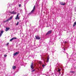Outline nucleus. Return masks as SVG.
<instances>
[{
  "mask_svg": "<svg viewBox=\"0 0 76 76\" xmlns=\"http://www.w3.org/2000/svg\"><path fill=\"white\" fill-rule=\"evenodd\" d=\"M17 39V38H16V37H13L12 39H11L10 40V41L11 42H12V41H13V39Z\"/></svg>",
  "mask_w": 76,
  "mask_h": 76,
  "instance_id": "obj_9",
  "label": "nucleus"
},
{
  "mask_svg": "<svg viewBox=\"0 0 76 76\" xmlns=\"http://www.w3.org/2000/svg\"><path fill=\"white\" fill-rule=\"evenodd\" d=\"M19 14L18 13L17 14V15L16 16V18H15V19H20V18H19Z\"/></svg>",
  "mask_w": 76,
  "mask_h": 76,
  "instance_id": "obj_7",
  "label": "nucleus"
},
{
  "mask_svg": "<svg viewBox=\"0 0 76 76\" xmlns=\"http://www.w3.org/2000/svg\"><path fill=\"white\" fill-rule=\"evenodd\" d=\"M9 29H10V28H6V30H5V31H7L9 30Z\"/></svg>",
  "mask_w": 76,
  "mask_h": 76,
  "instance_id": "obj_13",
  "label": "nucleus"
},
{
  "mask_svg": "<svg viewBox=\"0 0 76 76\" xmlns=\"http://www.w3.org/2000/svg\"><path fill=\"white\" fill-rule=\"evenodd\" d=\"M9 43H7V44H6V45H9Z\"/></svg>",
  "mask_w": 76,
  "mask_h": 76,
  "instance_id": "obj_23",
  "label": "nucleus"
},
{
  "mask_svg": "<svg viewBox=\"0 0 76 76\" xmlns=\"http://www.w3.org/2000/svg\"><path fill=\"white\" fill-rule=\"evenodd\" d=\"M66 43H67V42L65 41V42H64V43H65V44H66Z\"/></svg>",
  "mask_w": 76,
  "mask_h": 76,
  "instance_id": "obj_26",
  "label": "nucleus"
},
{
  "mask_svg": "<svg viewBox=\"0 0 76 76\" xmlns=\"http://www.w3.org/2000/svg\"><path fill=\"white\" fill-rule=\"evenodd\" d=\"M13 18V16H11L10 18H9V19L10 20H11Z\"/></svg>",
  "mask_w": 76,
  "mask_h": 76,
  "instance_id": "obj_16",
  "label": "nucleus"
},
{
  "mask_svg": "<svg viewBox=\"0 0 76 76\" xmlns=\"http://www.w3.org/2000/svg\"><path fill=\"white\" fill-rule=\"evenodd\" d=\"M0 27H1V26L0 25Z\"/></svg>",
  "mask_w": 76,
  "mask_h": 76,
  "instance_id": "obj_29",
  "label": "nucleus"
},
{
  "mask_svg": "<svg viewBox=\"0 0 76 76\" xmlns=\"http://www.w3.org/2000/svg\"><path fill=\"white\" fill-rule=\"evenodd\" d=\"M18 24H19V22H18L16 24V25L17 26H18Z\"/></svg>",
  "mask_w": 76,
  "mask_h": 76,
  "instance_id": "obj_20",
  "label": "nucleus"
},
{
  "mask_svg": "<svg viewBox=\"0 0 76 76\" xmlns=\"http://www.w3.org/2000/svg\"><path fill=\"white\" fill-rule=\"evenodd\" d=\"M49 56H48V57L47 58V62H48L49 61V57H48Z\"/></svg>",
  "mask_w": 76,
  "mask_h": 76,
  "instance_id": "obj_15",
  "label": "nucleus"
},
{
  "mask_svg": "<svg viewBox=\"0 0 76 76\" xmlns=\"http://www.w3.org/2000/svg\"><path fill=\"white\" fill-rule=\"evenodd\" d=\"M10 19L9 18H8L7 20H6V22H7V21H9L10 20Z\"/></svg>",
  "mask_w": 76,
  "mask_h": 76,
  "instance_id": "obj_21",
  "label": "nucleus"
},
{
  "mask_svg": "<svg viewBox=\"0 0 76 76\" xmlns=\"http://www.w3.org/2000/svg\"><path fill=\"white\" fill-rule=\"evenodd\" d=\"M52 30H50L48 31L46 34V35H49V34H51L52 33Z\"/></svg>",
  "mask_w": 76,
  "mask_h": 76,
  "instance_id": "obj_2",
  "label": "nucleus"
},
{
  "mask_svg": "<svg viewBox=\"0 0 76 76\" xmlns=\"http://www.w3.org/2000/svg\"><path fill=\"white\" fill-rule=\"evenodd\" d=\"M35 37L36 39H41V37L38 36H35Z\"/></svg>",
  "mask_w": 76,
  "mask_h": 76,
  "instance_id": "obj_4",
  "label": "nucleus"
},
{
  "mask_svg": "<svg viewBox=\"0 0 76 76\" xmlns=\"http://www.w3.org/2000/svg\"><path fill=\"white\" fill-rule=\"evenodd\" d=\"M16 68V66H12V69H15Z\"/></svg>",
  "mask_w": 76,
  "mask_h": 76,
  "instance_id": "obj_14",
  "label": "nucleus"
},
{
  "mask_svg": "<svg viewBox=\"0 0 76 76\" xmlns=\"http://www.w3.org/2000/svg\"><path fill=\"white\" fill-rule=\"evenodd\" d=\"M19 6V7H21V4H20Z\"/></svg>",
  "mask_w": 76,
  "mask_h": 76,
  "instance_id": "obj_25",
  "label": "nucleus"
},
{
  "mask_svg": "<svg viewBox=\"0 0 76 76\" xmlns=\"http://www.w3.org/2000/svg\"><path fill=\"white\" fill-rule=\"evenodd\" d=\"M58 72L60 74H61V73H60V71H61V69H59V68H58Z\"/></svg>",
  "mask_w": 76,
  "mask_h": 76,
  "instance_id": "obj_11",
  "label": "nucleus"
},
{
  "mask_svg": "<svg viewBox=\"0 0 76 76\" xmlns=\"http://www.w3.org/2000/svg\"><path fill=\"white\" fill-rule=\"evenodd\" d=\"M10 13L11 14H13V15H15V14H16L17 13L16 12H15V11H14L12 12H10Z\"/></svg>",
  "mask_w": 76,
  "mask_h": 76,
  "instance_id": "obj_6",
  "label": "nucleus"
},
{
  "mask_svg": "<svg viewBox=\"0 0 76 76\" xmlns=\"http://www.w3.org/2000/svg\"><path fill=\"white\" fill-rule=\"evenodd\" d=\"M35 10V5H34V6L33 8V10H32V11L30 12L29 13V15H31L32 14V13H33L34 12V11Z\"/></svg>",
  "mask_w": 76,
  "mask_h": 76,
  "instance_id": "obj_1",
  "label": "nucleus"
},
{
  "mask_svg": "<svg viewBox=\"0 0 76 76\" xmlns=\"http://www.w3.org/2000/svg\"><path fill=\"white\" fill-rule=\"evenodd\" d=\"M60 4L61 5H62L63 6H64L65 4H66V3L64 2H60Z\"/></svg>",
  "mask_w": 76,
  "mask_h": 76,
  "instance_id": "obj_3",
  "label": "nucleus"
},
{
  "mask_svg": "<svg viewBox=\"0 0 76 76\" xmlns=\"http://www.w3.org/2000/svg\"><path fill=\"white\" fill-rule=\"evenodd\" d=\"M34 71H35V69H34L33 70L31 71L32 72H34Z\"/></svg>",
  "mask_w": 76,
  "mask_h": 76,
  "instance_id": "obj_22",
  "label": "nucleus"
},
{
  "mask_svg": "<svg viewBox=\"0 0 76 76\" xmlns=\"http://www.w3.org/2000/svg\"><path fill=\"white\" fill-rule=\"evenodd\" d=\"M39 64H40V65H41L42 63V62H41V61H39Z\"/></svg>",
  "mask_w": 76,
  "mask_h": 76,
  "instance_id": "obj_17",
  "label": "nucleus"
},
{
  "mask_svg": "<svg viewBox=\"0 0 76 76\" xmlns=\"http://www.w3.org/2000/svg\"><path fill=\"white\" fill-rule=\"evenodd\" d=\"M42 66L43 67H44V66H45V65H44V64L42 65Z\"/></svg>",
  "mask_w": 76,
  "mask_h": 76,
  "instance_id": "obj_24",
  "label": "nucleus"
},
{
  "mask_svg": "<svg viewBox=\"0 0 76 76\" xmlns=\"http://www.w3.org/2000/svg\"><path fill=\"white\" fill-rule=\"evenodd\" d=\"M6 21H4V22H6Z\"/></svg>",
  "mask_w": 76,
  "mask_h": 76,
  "instance_id": "obj_28",
  "label": "nucleus"
},
{
  "mask_svg": "<svg viewBox=\"0 0 76 76\" xmlns=\"http://www.w3.org/2000/svg\"><path fill=\"white\" fill-rule=\"evenodd\" d=\"M75 11H76V8H75Z\"/></svg>",
  "mask_w": 76,
  "mask_h": 76,
  "instance_id": "obj_27",
  "label": "nucleus"
},
{
  "mask_svg": "<svg viewBox=\"0 0 76 76\" xmlns=\"http://www.w3.org/2000/svg\"><path fill=\"white\" fill-rule=\"evenodd\" d=\"M7 55H4V57H7Z\"/></svg>",
  "mask_w": 76,
  "mask_h": 76,
  "instance_id": "obj_18",
  "label": "nucleus"
},
{
  "mask_svg": "<svg viewBox=\"0 0 76 76\" xmlns=\"http://www.w3.org/2000/svg\"><path fill=\"white\" fill-rule=\"evenodd\" d=\"M3 32H4L3 31H1V33H0V37H1V36L2 35V34H3Z\"/></svg>",
  "mask_w": 76,
  "mask_h": 76,
  "instance_id": "obj_10",
  "label": "nucleus"
},
{
  "mask_svg": "<svg viewBox=\"0 0 76 76\" xmlns=\"http://www.w3.org/2000/svg\"><path fill=\"white\" fill-rule=\"evenodd\" d=\"M31 69H34V67L33 66V62H32L31 63Z\"/></svg>",
  "mask_w": 76,
  "mask_h": 76,
  "instance_id": "obj_8",
  "label": "nucleus"
},
{
  "mask_svg": "<svg viewBox=\"0 0 76 76\" xmlns=\"http://www.w3.org/2000/svg\"><path fill=\"white\" fill-rule=\"evenodd\" d=\"M19 52H16L13 54V56H16V55L19 54Z\"/></svg>",
  "mask_w": 76,
  "mask_h": 76,
  "instance_id": "obj_5",
  "label": "nucleus"
},
{
  "mask_svg": "<svg viewBox=\"0 0 76 76\" xmlns=\"http://www.w3.org/2000/svg\"><path fill=\"white\" fill-rule=\"evenodd\" d=\"M76 21H75V22L73 25V27H75V26H76Z\"/></svg>",
  "mask_w": 76,
  "mask_h": 76,
  "instance_id": "obj_12",
  "label": "nucleus"
},
{
  "mask_svg": "<svg viewBox=\"0 0 76 76\" xmlns=\"http://www.w3.org/2000/svg\"><path fill=\"white\" fill-rule=\"evenodd\" d=\"M70 73H75V72L74 71H70Z\"/></svg>",
  "mask_w": 76,
  "mask_h": 76,
  "instance_id": "obj_19",
  "label": "nucleus"
}]
</instances>
